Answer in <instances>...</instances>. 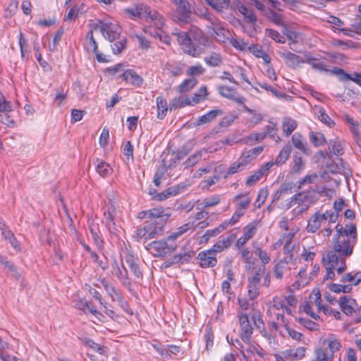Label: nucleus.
<instances>
[{"mask_svg":"<svg viewBox=\"0 0 361 361\" xmlns=\"http://www.w3.org/2000/svg\"><path fill=\"white\" fill-rule=\"evenodd\" d=\"M344 228L341 224H338L336 226V234L332 239L331 252L337 255L341 261V266L338 267V274H342L347 268L345 259L353 254L354 246L357 241V230L355 224H350Z\"/></svg>","mask_w":361,"mask_h":361,"instance_id":"1","label":"nucleus"},{"mask_svg":"<svg viewBox=\"0 0 361 361\" xmlns=\"http://www.w3.org/2000/svg\"><path fill=\"white\" fill-rule=\"evenodd\" d=\"M173 35L176 37L184 53L192 57H197L203 53V49L195 43L206 44L207 39L201 30L194 27L188 32H173Z\"/></svg>","mask_w":361,"mask_h":361,"instance_id":"2","label":"nucleus"},{"mask_svg":"<svg viewBox=\"0 0 361 361\" xmlns=\"http://www.w3.org/2000/svg\"><path fill=\"white\" fill-rule=\"evenodd\" d=\"M164 224L157 220L146 221L142 228H138L136 230V236L140 239L144 238L145 240L157 238L162 235Z\"/></svg>","mask_w":361,"mask_h":361,"instance_id":"3","label":"nucleus"},{"mask_svg":"<svg viewBox=\"0 0 361 361\" xmlns=\"http://www.w3.org/2000/svg\"><path fill=\"white\" fill-rule=\"evenodd\" d=\"M174 8L172 14L174 20L188 23L190 20L192 10L188 0H171Z\"/></svg>","mask_w":361,"mask_h":361,"instance_id":"4","label":"nucleus"},{"mask_svg":"<svg viewBox=\"0 0 361 361\" xmlns=\"http://www.w3.org/2000/svg\"><path fill=\"white\" fill-rule=\"evenodd\" d=\"M166 240L152 241L145 245V249L155 257H164L176 249V245L168 244Z\"/></svg>","mask_w":361,"mask_h":361,"instance_id":"5","label":"nucleus"},{"mask_svg":"<svg viewBox=\"0 0 361 361\" xmlns=\"http://www.w3.org/2000/svg\"><path fill=\"white\" fill-rule=\"evenodd\" d=\"M94 29H99L103 37L110 42L116 40L121 37V27L116 23L100 21L94 25Z\"/></svg>","mask_w":361,"mask_h":361,"instance_id":"6","label":"nucleus"},{"mask_svg":"<svg viewBox=\"0 0 361 361\" xmlns=\"http://www.w3.org/2000/svg\"><path fill=\"white\" fill-rule=\"evenodd\" d=\"M100 283L112 301L117 302L123 308L127 305V302L125 301L122 292L119 288L105 279H102Z\"/></svg>","mask_w":361,"mask_h":361,"instance_id":"7","label":"nucleus"},{"mask_svg":"<svg viewBox=\"0 0 361 361\" xmlns=\"http://www.w3.org/2000/svg\"><path fill=\"white\" fill-rule=\"evenodd\" d=\"M323 260L325 262L326 269V274L324 277V279H333L335 276L334 270H337L338 267L341 266V261H339V258L337 257V255L334 252L327 251L326 257H324Z\"/></svg>","mask_w":361,"mask_h":361,"instance_id":"8","label":"nucleus"},{"mask_svg":"<svg viewBox=\"0 0 361 361\" xmlns=\"http://www.w3.org/2000/svg\"><path fill=\"white\" fill-rule=\"evenodd\" d=\"M240 337L245 343H250L251 336L253 333V328L250 324L248 317L246 314L239 315Z\"/></svg>","mask_w":361,"mask_h":361,"instance_id":"9","label":"nucleus"},{"mask_svg":"<svg viewBox=\"0 0 361 361\" xmlns=\"http://www.w3.org/2000/svg\"><path fill=\"white\" fill-rule=\"evenodd\" d=\"M197 259L200 260L199 264L202 268L214 267L217 264L215 254L209 250L200 252L198 254Z\"/></svg>","mask_w":361,"mask_h":361,"instance_id":"10","label":"nucleus"},{"mask_svg":"<svg viewBox=\"0 0 361 361\" xmlns=\"http://www.w3.org/2000/svg\"><path fill=\"white\" fill-rule=\"evenodd\" d=\"M85 47L89 52L95 54L97 60L99 62H105L106 59L103 54L98 52V45L93 36V31L90 30L86 35V43Z\"/></svg>","mask_w":361,"mask_h":361,"instance_id":"11","label":"nucleus"},{"mask_svg":"<svg viewBox=\"0 0 361 361\" xmlns=\"http://www.w3.org/2000/svg\"><path fill=\"white\" fill-rule=\"evenodd\" d=\"M112 269L113 274L124 286L129 287L131 285L130 280L128 278V271L123 264L121 266H119L116 260H114Z\"/></svg>","mask_w":361,"mask_h":361,"instance_id":"12","label":"nucleus"},{"mask_svg":"<svg viewBox=\"0 0 361 361\" xmlns=\"http://www.w3.org/2000/svg\"><path fill=\"white\" fill-rule=\"evenodd\" d=\"M219 94L228 99H231L239 104H243L245 102V98L242 96L236 95L235 91L226 85H221L218 87Z\"/></svg>","mask_w":361,"mask_h":361,"instance_id":"13","label":"nucleus"},{"mask_svg":"<svg viewBox=\"0 0 361 361\" xmlns=\"http://www.w3.org/2000/svg\"><path fill=\"white\" fill-rule=\"evenodd\" d=\"M147 21L152 22L156 28L161 30L164 25L163 16L157 11L152 10L147 6V10L144 14V18Z\"/></svg>","mask_w":361,"mask_h":361,"instance_id":"14","label":"nucleus"},{"mask_svg":"<svg viewBox=\"0 0 361 361\" xmlns=\"http://www.w3.org/2000/svg\"><path fill=\"white\" fill-rule=\"evenodd\" d=\"M121 77L126 83L135 87H140L143 83V78L131 69L126 70L122 73Z\"/></svg>","mask_w":361,"mask_h":361,"instance_id":"15","label":"nucleus"},{"mask_svg":"<svg viewBox=\"0 0 361 361\" xmlns=\"http://www.w3.org/2000/svg\"><path fill=\"white\" fill-rule=\"evenodd\" d=\"M341 310L347 315L352 314L355 312L356 301L355 300L348 296H342L338 301Z\"/></svg>","mask_w":361,"mask_h":361,"instance_id":"16","label":"nucleus"},{"mask_svg":"<svg viewBox=\"0 0 361 361\" xmlns=\"http://www.w3.org/2000/svg\"><path fill=\"white\" fill-rule=\"evenodd\" d=\"M304 61L305 63L309 64L311 67L321 72H329V69L328 66L323 61L314 58L310 53H306L304 56Z\"/></svg>","mask_w":361,"mask_h":361,"instance_id":"17","label":"nucleus"},{"mask_svg":"<svg viewBox=\"0 0 361 361\" xmlns=\"http://www.w3.org/2000/svg\"><path fill=\"white\" fill-rule=\"evenodd\" d=\"M281 56L284 59L286 64L293 68H297L300 63H305L304 59L290 51H284L281 54Z\"/></svg>","mask_w":361,"mask_h":361,"instance_id":"18","label":"nucleus"},{"mask_svg":"<svg viewBox=\"0 0 361 361\" xmlns=\"http://www.w3.org/2000/svg\"><path fill=\"white\" fill-rule=\"evenodd\" d=\"M243 109L246 112L252 115V116L247 119L245 125L249 128H253L257 125H259L263 120L264 116L262 114L252 109L243 104Z\"/></svg>","mask_w":361,"mask_h":361,"instance_id":"19","label":"nucleus"},{"mask_svg":"<svg viewBox=\"0 0 361 361\" xmlns=\"http://www.w3.org/2000/svg\"><path fill=\"white\" fill-rule=\"evenodd\" d=\"M323 345H326L329 349V353L334 356L335 353L338 352L342 347L341 342L334 334H329L328 337L322 341Z\"/></svg>","mask_w":361,"mask_h":361,"instance_id":"20","label":"nucleus"},{"mask_svg":"<svg viewBox=\"0 0 361 361\" xmlns=\"http://www.w3.org/2000/svg\"><path fill=\"white\" fill-rule=\"evenodd\" d=\"M311 197L312 196L310 190L297 192L289 199L288 202L286 204L287 208L289 209L296 204L300 205Z\"/></svg>","mask_w":361,"mask_h":361,"instance_id":"21","label":"nucleus"},{"mask_svg":"<svg viewBox=\"0 0 361 361\" xmlns=\"http://www.w3.org/2000/svg\"><path fill=\"white\" fill-rule=\"evenodd\" d=\"M148 216L165 224L171 216V214L166 212L162 207H154L147 210Z\"/></svg>","mask_w":361,"mask_h":361,"instance_id":"22","label":"nucleus"},{"mask_svg":"<svg viewBox=\"0 0 361 361\" xmlns=\"http://www.w3.org/2000/svg\"><path fill=\"white\" fill-rule=\"evenodd\" d=\"M211 30V35L212 37H226V33L229 34V31L226 30L224 27V24L221 23L218 19H214V22H212V25L209 27Z\"/></svg>","mask_w":361,"mask_h":361,"instance_id":"23","label":"nucleus"},{"mask_svg":"<svg viewBox=\"0 0 361 361\" xmlns=\"http://www.w3.org/2000/svg\"><path fill=\"white\" fill-rule=\"evenodd\" d=\"M261 133L264 135V140L267 137H269L272 140L277 143L281 141V137L278 135V129L276 123L269 121V124L265 126L264 130Z\"/></svg>","mask_w":361,"mask_h":361,"instance_id":"24","label":"nucleus"},{"mask_svg":"<svg viewBox=\"0 0 361 361\" xmlns=\"http://www.w3.org/2000/svg\"><path fill=\"white\" fill-rule=\"evenodd\" d=\"M115 215L116 208L113 204H111L109 206H107L104 212L106 226L111 232L115 229Z\"/></svg>","mask_w":361,"mask_h":361,"instance_id":"25","label":"nucleus"},{"mask_svg":"<svg viewBox=\"0 0 361 361\" xmlns=\"http://www.w3.org/2000/svg\"><path fill=\"white\" fill-rule=\"evenodd\" d=\"M305 348H298L297 349H287L282 351V356L286 358L287 360L294 361L301 360L305 357Z\"/></svg>","mask_w":361,"mask_h":361,"instance_id":"26","label":"nucleus"},{"mask_svg":"<svg viewBox=\"0 0 361 361\" xmlns=\"http://www.w3.org/2000/svg\"><path fill=\"white\" fill-rule=\"evenodd\" d=\"M331 72L332 73L339 76L341 80H352L361 87V74L354 73L353 75H351L348 73H346L343 69L339 68H335Z\"/></svg>","mask_w":361,"mask_h":361,"instance_id":"27","label":"nucleus"},{"mask_svg":"<svg viewBox=\"0 0 361 361\" xmlns=\"http://www.w3.org/2000/svg\"><path fill=\"white\" fill-rule=\"evenodd\" d=\"M322 221L321 214L318 212L314 213L308 221L307 231L311 233H315L321 227Z\"/></svg>","mask_w":361,"mask_h":361,"instance_id":"28","label":"nucleus"},{"mask_svg":"<svg viewBox=\"0 0 361 361\" xmlns=\"http://www.w3.org/2000/svg\"><path fill=\"white\" fill-rule=\"evenodd\" d=\"M343 283H349L350 286H357L361 282V271H351L343 274L340 280Z\"/></svg>","mask_w":361,"mask_h":361,"instance_id":"29","label":"nucleus"},{"mask_svg":"<svg viewBox=\"0 0 361 361\" xmlns=\"http://www.w3.org/2000/svg\"><path fill=\"white\" fill-rule=\"evenodd\" d=\"M297 126L298 123L294 119L290 117H285L283 118L281 128L286 137L290 136L297 128Z\"/></svg>","mask_w":361,"mask_h":361,"instance_id":"30","label":"nucleus"},{"mask_svg":"<svg viewBox=\"0 0 361 361\" xmlns=\"http://www.w3.org/2000/svg\"><path fill=\"white\" fill-rule=\"evenodd\" d=\"M185 106H192L190 97L186 95L174 97L169 104L171 110L173 109H180Z\"/></svg>","mask_w":361,"mask_h":361,"instance_id":"31","label":"nucleus"},{"mask_svg":"<svg viewBox=\"0 0 361 361\" xmlns=\"http://www.w3.org/2000/svg\"><path fill=\"white\" fill-rule=\"evenodd\" d=\"M223 114L222 110L221 109H213L204 114L202 116H200L195 123L196 126H201L207 123L211 122L214 119L216 118L218 115H221Z\"/></svg>","mask_w":361,"mask_h":361,"instance_id":"32","label":"nucleus"},{"mask_svg":"<svg viewBox=\"0 0 361 361\" xmlns=\"http://www.w3.org/2000/svg\"><path fill=\"white\" fill-rule=\"evenodd\" d=\"M291 142L295 148L300 150L303 154L310 155V152L303 142V137L299 133H295L291 137Z\"/></svg>","mask_w":361,"mask_h":361,"instance_id":"33","label":"nucleus"},{"mask_svg":"<svg viewBox=\"0 0 361 361\" xmlns=\"http://www.w3.org/2000/svg\"><path fill=\"white\" fill-rule=\"evenodd\" d=\"M147 10V5L144 4H140L135 6L127 8L125 9V12L130 14L134 18H144V14Z\"/></svg>","mask_w":361,"mask_h":361,"instance_id":"34","label":"nucleus"},{"mask_svg":"<svg viewBox=\"0 0 361 361\" xmlns=\"http://www.w3.org/2000/svg\"><path fill=\"white\" fill-rule=\"evenodd\" d=\"M94 164L95 165L97 172L103 178L110 174L111 169L110 166L100 159H97Z\"/></svg>","mask_w":361,"mask_h":361,"instance_id":"35","label":"nucleus"},{"mask_svg":"<svg viewBox=\"0 0 361 361\" xmlns=\"http://www.w3.org/2000/svg\"><path fill=\"white\" fill-rule=\"evenodd\" d=\"M264 140V135L261 132H252L243 137L240 142L247 145H254Z\"/></svg>","mask_w":361,"mask_h":361,"instance_id":"36","label":"nucleus"},{"mask_svg":"<svg viewBox=\"0 0 361 361\" xmlns=\"http://www.w3.org/2000/svg\"><path fill=\"white\" fill-rule=\"evenodd\" d=\"M204 61L208 66L217 67L223 63V59L219 53L212 52L204 58Z\"/></svg>","mask_w":361,"mask_h":361,"instance_id":"37","label":"nucleus"},{"mask_svg":"<svg viewBox=\"0 0 361 361\" xmlns=\"http://www.w3.org/2000/svg\"><path fill=\"white\" fill-rule=\"evenodd\" d=\"M288 269V262L286 259H283L277 262L274 267V277L278 280H281L284 272Z\"/></svg>","mask_w":361,"mask_h":361,"instance_id":"38","label":"nucleus"},{"mask_svg":"<svg viewBox=\"0 0 361 361\" xmlns=\"http://www.w3.org/2000/svg\"><path fill=\"white\" fill-rule=\"evenodd\" d=\"M292 151V147L290 145L287 144L279 152L278 156L276 157L275 163L276 165H281L288 159L290 154Z\"/></svg>","mask_w":361,"mask_h":361,"instance_id":"39","label":"nucleus"},{"mask_svg":"<svg viewBox=\"0 0 361 361\" xmlns=\"http://www.w3.org/2000/svg\"><path fill=\"white\" fill-rule=\"evenodd\" d=\"M206 2L215 11L220 13L227 9L230 4V0H205Z\"/></svg>","mask_w":361,"mask_h":361,"instance_id":"40","label":"nucleus"},{"mask_svg":"<svg viewBox=\"0 0 361 361\" xmlns=\"http://www.w3.org/2000/svg\"><path fill=\"white\" fill-rule=\"evenodd\" d=\"M329 150L336 156L342 155L344 152L343 142L338 138L331 140L329 142Z\"/></svg>","mask_w":361,"mask_h":361,"instance_id":"41","label":"nucleus"},{"mask_svg":"<svg viewBox=\"0 0 361 361\" xmlns=\"http://www.w3.org/2000/svg\"><path fill=\"white\" fill-rule=\"evenodd\" d=\"M233 240V238L231 236L227 238L226 239H224L223 240H220L215 243L211 249H209L210 251H212L215 255H216L217 252H220L225 249L230 247L231 244V241Z\"/></svg>","mask_w":361,"mask_h":361,"instance_id":"42","label":"nucleus"},{"mask_svg":"<svg viewBox=\"0 0 361 361\" xmlns=\"http://www.w3.org/2000/svg\"><path fill=\"white\" fill-rule=\"evenodd\" d=\"M197 83V80L194 78L186 79L178 87V91L180 93L188 92L193 89Z\"/></svg>","mask_w":361,"mask_h":361,"instance_id":"43","label":"nucleus"},{"mask_svg":"<svg viewBox=\"0 0 361 361\" xmlns=\"http://www.w3.org/2000/svg\"><path fill=\"white\" fill-rule=\"evenodd\" d=\"M157 118L162 119L166 114L168 109L167 102L161 97L157 98Z\"/></svg>","mask_w":361,"mask_h":361,"instance_id":"44","label":"nucleus"},{"mask_svg":"<svg viewBox=\"0 0 361 361\" xmlns=\"http://www.w3.org/2000/svg\"><path fill=\"white\" fill-rule=\"evenodd\" d=\"M233 200L236 202L238 207L243 209H247L250 204V199L247 193L237 195L234 197Z\"/></svg>","mask_w":361,"mask_h":361,"instance_id":"45","label":"nucleus"},{"mask_svg":"<svg viewBox=\"0 0 361 361\" xmlns=\"http://www.w3.org/2000/svg\"><path fill=\"white\" fill-rule=\"evenodd\" d=\"M267 18L271 21L273 23L278 26H283V19L281 14L273 11V10H269L267 11V13L265 14Z\"/></svg>","mask_w":361,"mask_h":361,"instance_id":"46","label":"nucleus"},{"mask_svg":"<svg viewBox=\"0 0 361 361\" xmlns=\"http://www.w3.org/2000/svg\"><path fill=\"white\" fill-rule=\"evenodd\" d=\"M207 96V88L205 85L202 86L197 91L195 92L192 97H190V100L192 102V106L198 104L201 101L206 99Z\"/></svg>","mask_w":361,"mask_h":361,"instance_id":"47","label":"nucleus"},{"mask_svg":"<svg viewBox=\"0 0 361 361\" xmlns=\"http://www.w3.org/2000/svg\"><path fill=\"white\" fill-rule=\"evenodd\" d=\"M315 360L317 361H333L334 355L327 353L323 348H317L314 350Z\"/></svg>","mask_w":361,"mask_h":361,"instance_id":"48","label":"nucleus"},{"mask_svg":"<svg viewBox=\"0 0 361 361\" xmlns=\"http://www.w3.org/2000/svg\"><path fill=\"white\" fill-rule=\"evenodd\" d=\"M203 150L196 152L192 155L190 156L188 159L183 163L185 169H188L194 166L202 159Z\"/></svg>","mask_w":361,"mask_h":361,"instance_id":"49","label":"nucleus"},{"mask_svg":"<svg viewBox=\"0 0 361 361\" xmlns=\"http://www.w3.org/2000/svg\"><path fill=\"white\" fill-rule=\"evenodd\" d=\"M264 33L267 37L271 38L273 40L278 43L284 44L286 42L285 37L275 30L267 28L264 30Z\"/></svg>","mask_w":361,"mask_h":361,"instance_id":"50","label":"nucleus"},{"mask_svg":"<svg viewBox=\"0 0 361 361\" xmlns=\"http://www.w3.org/2000/svg\"><path fill=\"white\" fill-rule=\"evenodd\" d=\"M239 11L244 16L248 22L252 23H255L257 22V17L255 12L251 8L242 6L239 8Z\"/></svg>","mask_w":361,"mask_h":361,"instance_id":"51","label":"nucleus"},{"mask_svg":"<svg viewBox=\"0 0 361 361\" xmlns=\"http://www.w3.org/2000/svg\"><path fill=\"white\" fill-rule=\"evenodd\" d=\"M319 120L329 127L334 126V121L326 114L325 110L322 107H319L317 111Z\"/></svg>","mask_w":361,"mask_h":361,"instance_id":"52","label":"nucleus"},{"mask_svg":"<svg viewBox=\"0 0 361 361\" xmlns=\"http://www.w3.org/2000/svg\"><path fill=\"white\" fill-rule=\"evenodd\" d=\"M318 178V176L316 173H313L312 174H308L300 178L298 182L297 190H300L302 188L303 185L307 184H311L314 182V180Z\"/></svg>","mask_w":361,"mask_h":361,"instance_id":"53","label":"nucleus"},{"mask_svg":"<svg viewBox=\"0 0 361 361\" xmlns=\"http://www.w3.org/2000/svg\"><path fill=\"white\" fill-rule=\"evenodd\" d=\"M117 39L118 41L111 45V49L115 54L121 53L126 46V38L125 37H120Z\"/></svg>","mask_w":361,"mask_h":361,"instance_id":"54","label":"nucleus"},{"mask_svg":"<svg viewBox=\"0 0 361 361\" xmlns=\"http://www.w3.org/2000/svg\"><path fill=\"white\" fill-rule=\"evenodd\" d=\"M259 284L247 282V292L250 300H255L259 295Z\"/></svg>","mask_w":361,"mask_h":361,"instance_id":"55","label":"nucleus"},{"mask_svg":"<svg viewBox=\"0 0 361 361\" xmlns=\"http://www.w3.org/2000/svg\"><path fill=\"white\" fill-rule=\"evenodd\" d=\"M265 267L258 268L254 273L247 276V282L259 284L262 274L264 273Z\"/></svg>","mask_w":361,"mask_h":361,"instance_id":"56","label":"nucleus"},{"mask_svg":"<svg viewBox=\"0 0 361 361\" xmlns=\"http://www.w3.org/2000/svg\"><path fill=\"white\" fill-rule=\"evenodd\" d=\"M310 140L311 142L316 147L322 145L326 142V139L323 134L319 133L311 132L310 133Z\"/></svg>","mask_w":361,"mask_h":361,"instance_id":"57","label":"nucleus"},{"mask_svg":"<svg viewBox=\"0 0 361 361\" xmlns=\"http://www.w3.org/2000/svg\"><path fill=\"white\" fill-rule=\"evenodd\" d=\"M294 165L292 168V171L294 173H300L305 169V163L301 157H298L296 154L293 157Z\"/></svg>","mask_w":361,"mask_h":361,"instance_id":"58","label":"nucleus"},{"mask_svg":"<svg viewBox=\"0 0 361 361\" xmlns=\"http://www.w3.org/2000/svg\"><path fill=\"white\" fill-rule=\"evenodd\" d=\"M192 254H193L192 252L189 251V252H185L183 253H180L178 255H176L173 257V263L180 262L182 264L185 263V262L187 263L192 258Z\"/></svg>","mask_w":361,"mask_h":361,"instance_id":"59","label":"nucleus"},{"mask_svg":"<svg viewBox=\"0 0 361 361\" xmlns=\"http://www.w3.org/2000/svg\"><path fill=\"white\" fill-rule=\"evenodd\" d=\"M227 39L229 43L237 50L244 51L248 47L247 44L242 39L228 37H227Z\"/></svg>","mask_w":361,"mask_h":361,"instance_id":"60","label":"nucleus"},{"mask_svg":"<svg viewBox=\"0 0 361 361\" xmlns=\"http://www.w3.org/2000/svg\"><path fill=\"white\" fill-rule=\"evenodd\" d=\"M298 322L299 324L310 331H317L319 329V325L308 319L300 317L298 319Z\"/></svg>","mask_w":361,"mask_h":361,"instance_id":"61","label":"nucleus"},{"mask_svg":"<svg viewBox=\"0 0 361 361\" xmlns=\"http://www.w3.org/2000/svg\"><path fill=\"white\" fill-rule=\"evenodd\" d=\"M264 176L263 173L258 169L253 174L250 176L246 180L247 186H252Z\"/></svg>","mask_w":361,"mask_h":361,"instance_id":"62","label":"nucleus"},{"mask_svg":"<svg viewBox=\"0 0 361 361\" xmlns=\"http://www.w3.org/2000/svg\"><path fill=\"white\" fill-rule=\"evenodd\" d=\"M293 238V234L291 233H289L288 234H286L283 235L281 238H279V241H281V244H284V250L285 252H289L292 247L290 246L292 240Z\"/></svg>","mask_w":361,"mask_h":361,"instance_id":"63","label":"nucleus"},{"mask_svg":"<svg viewBox=\"0 0 361 361\" xmlns=\"http://www.w3.org/2000/svg\"><path fill=\"white\" fill-rule=\"evenodd\" d=\"M297 186L294 183L289 182V183H283L279 189L281 190L283 195H288L291 194L296 191Z\"/></svg>","mask_w":361,"mask_h":361,"instance_id":"64","label":"nucleus"}]
</instances>
